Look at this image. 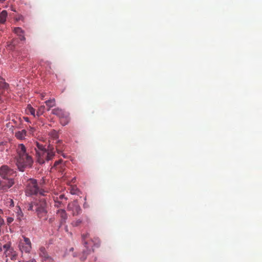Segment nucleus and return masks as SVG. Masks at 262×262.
<instances>
[{"label": "nucleus", "mask_w": 262, "mask_h": 262, "mask_svg": "<svg viewBox=\"0 0 262 262\" xmlns=\"http://www.w3.org/2000/svg\"><path fill=\"white\" fill-rule=\"evenodd\" d=\"M19 249L21 252L29 253L31 250V243L30 239L23 236V239H21L19 243Z\"/></svg>", "instance_id": "1a4fd4ad"}, {"label": "nucleus", "mask_w": 262, "mask_h": 262, "mask_svg": "<svg viewBox=\"0 0 262 262\" xmlns=\"http://www.w3.org/2000/svg\"><path fill=\"white\" fill-rule=\"evenodd\" d=\"M15 46V41L13 40L12 42L8 45V48L10 50H13L14 49V47Z\"/></svg>", "instance_id": "bb28decb"}, {"label": "nucleus", "mask_w": 262, "mask_h": 262, "mask_svg": "<svg viewBox=\"0 0 262 262\" xmlns=\"http://www.w3.org/2000/svg\"><path fill=\"white\" fill-rule=\"evenodd\" d=\"M13 221V219L12 217H8L7 219V222L8 224L11 223Z\"/></svg>", "instance_id": "c85d7f7f"}, {"label": "nucleus", "mask_w": 262, "mask_h": 262, "mask_svg": "<svg viewBox=\"0 0 262 262\" xmlns=\"http://www.w3.org/2000/svg\"><path fill=\"white\" fill-rule=\"evenodd\" d=\"M28 210L35 211L41 220L46 221L48 219L47 203L45 196L39 197L29 204Z\"/></svg>", "instance_id": "f03ea898"}, {"label": "nucleus", "mask_w": 262, "mask_h": 262, "mask_svg": "<svg viewBox=\"0 0 262 262\" xmlns=\"http://www.w3.org/2000/svg\"><path fill=\"white\" fill-rule=\"evenodd\" d=\"M25 192L28 196L39 194L42 197L46 196L47 191L39 188L36 180L30 179L27 182Z\"/></svg>", "instance_id": "39448f33"}, {"label": "nucleus", "mask_w": 262, "mask_h": 262, "mask_svg": "<svg viewBox=\"0 0 262 262\" xmlns=\"http://www.w3.org/2000/svg\"><path fill=\"white\" fill-rule=\"evenodd\" d=\"M17 214V219H18L19 220H21V218L23 216V213L20 209L18 210Z\"/></svg>", "instance_id": "a878e982"}, {"label": "nucleus", "mask_w": 262, "mask_h": 262, "mask_svg": "<svg viewBox=\"0 0 262 262\" xmlns=\"http://www.w3.org/2000/svg\"><path fill=\"white\" fill-rule=\"evenodd\" d=\"M27 262H36V260L34 259H32L31 260Z\"/></svg>", "instance_id": "473e14b6"}, {"label": "nucleus", "mask_w": 262, "mask_h": 262, "mask_svg": "<svg viewBox=\"0 0 262 262\" xmlns=\"http://www.w3.org/2000/svg\"><path fill=\"white\" fill-rule=\"evenodd\" d=\"M5 249V255L6 257H9L12 260H15L17 257V254L16 251H14L13 249L10 248L9 244H5L3 246Z\"/></svg>", "instance_id": "f8f14e48"}, {"label": "nucleus", "mask_w": 262, "mask_h": 262, "mask_svg": "<svg viewBox=\"0 0 262 262\" xmlns=\"http://www.w3.org/2000/svg\"><path fill=\"white\" fill-rule=\"evenodd\" d=\"M81 222H82V221L81 220L79 219L75 221H73L72 223V225L73 226L77 227V226H79L81 223Z\"/></svg>", "instance_id": "393cba45"}, {"label": "nucleus", "mask_w": 262, "mask_h": 262, "mask_svg": "<svg viewBox=\"0 0 262 262\" xmlns=\"http://www.w3.org/2000/svg\"><path fill=\"white\" fill-rule=\"evenodd\" d=\"M54 221V218H50L49 219L48 222L49 223H52Z\"/></svg>", "instance_id": "7c9ffc66"}, {"label": "nucleus", "mask_w": 262, "mask_h": 262, "mask_svg": "<svg viewBox=\"0 0 262 262\" xmlns=\"http://www.w3.org/2000/svg\"><path fill=\"white\" fill-rule=\"evenodd\" d=\"M45 103L47 106V111H49L51 108L55 106L56 102L55 99H51L45 101Z\"/></svg>", "instance_id": "f3484780"}, {"label": "nucleus", "mask_w": 262, "mask_h": 262, "mask_svg": "<svg viewBox=\"0 0 262 262\" xmlns=\"http://www.w3.org/2000/svg\"><path fill=\"white\" fill-rule=\"evenodd\" d=\"M27 136V131L25 129L17 131L15 133V137L20 140H23L25 139V137Z\"/></svg>", "instance_id": "4468645a"}, {"label": "nucleus", "mask_w": 262, "mask_h": 262, "mask_svg": "<svg viewBox=\"0 0 262 262\" xmlns=\"http://www.w3.org/2000/svg\"><path fill=\"white\" fill-rule=\"evenodd\" d=\"M52 113L59 118L60 122L63 126L68 124L70 121L69 114L60 108L56 107L53 109Z\"/></svg>", "instance_id": "423d86ee"}, {"label": "nucleus", "mask_w": 262, "mask_h": 262, "mask_svg": "<svg viewBox=\"0 0 262 262\" xmlns=\"http://www.w3.org/2000/svg\"><path fill=\"white\" fill-rule=\"evenodd\" d=\"M45 109H46V107L44 105L40 106L38 108V109L36 112V115L38 116H39L42 115L43 114V113L45 112Z\"/></svg>", "instance_id": "412c9836"}, {"label": "nucleus", "mask_w": 262, "mask_h": 262, "mask_svg": "<svg viewBox=\"0 0 262 262\" xmlns=\"http://www.w3.org/2000/svg\"><path fill=\"white\" fill-rule=\"evenodd\" d=\"M16 176V172L8 165H4L0 167V177L5 180L13 179Z\"/></svg>", "instance_id": "0eeeda50"}, {"label": "nucleus", "mask_w": 262, "mask_h": 262, "mask_svg": "<svg viewBox=\"0 0 262 262\" xmlns=\"http://www.w3.org/2000/svg\"><path fill=\"white\" fill-rule=\"evenodd\" d=\"M16 152L15 160L18 169L24 172L26 169L32 168L34 160L32 155L27 151L25 145L18 144L16 147Z\"/></svg>", "instance_id": "f257e3e1"}, {"label": "nucleus", "mask_w": 262, "mask_h": 262, "mask_svg": "<svg viewBox=\"0 0 262 262\" xmlns=\"http://www.w3.org/2000/svg\"><path fill=\"white\" fill-rule=\"evenodd\" d=\"M71 193L72 194H76V192L75 191V190H74V189H72V190H71Z\"/></svg>", "instance_id": "2f4dec72"}, {"label": "nucleus", "mask_w": 262, "mask_h": 262, "mask_svg": "<svg viewBox=\"0 0 262 262\" xmlns=\"http://www.w3.org/2000/svg\"><path fill=\"white\" fill-rule=\"evenodd\" d=\"M13 31L15 34H16L17 35L19 36L20 40H24L25 39V37L24 35V32L21 28H19V27L15 28H14Z\"/></svg>", "instance_id": "2eb2a0df"}, {"label": "nucleus", "mask_w": 262, "mask_h": 262, "mask_svg": "<svg viewBox=\"0 0 262 262\" xmlns=\"http://www.w3.org/2000/svg\"><path fill=\"white\" fill-rule=\"evenodd\" d=\"M56 214L59 222V227H61L66 223L68 217V214L66 210L62 209H57Z\"/></svg>", "instance_id": "9b49d317"}, {"label": "nucleus", "mask_w": 262, "mask_h": 262, "mask_svg": "<svg viewBox=\"0 0 262 262\" xmlns=\"http://www.w3.org/2000/svg\"><path fill=\"white\" fill-rule=\"evenodd\" d=\"M8 13L6 10H3L0 13V24H4L6 20Z\"/></svg>", "instance_id": "a211bd4d"}, {"label": "nucleus", "mask_w": 262, "mask_h": 262, "mask_svg": "<svg viewBox=\"0 0 262 262\" xmlns=\"http://www.w3.org/2000/svg\"><path fill=\"white\" fill-rule=\"evenodd\" d=\"M5 225V222L4 219L0 216V235L2 233V230L3 226Z\"/></svg>", "instance_id": "b1692460"}, {"label": "nucleus", "mask_w": 262, "mask_h": 262, "mask_svg": "<svg viewBox=\"0 0 262 262\" xmlns=\"http://www.w3.org/2000/svg\"><path fill=\"white\" fill-rule=\"evenodd\" d=\"M26 111L27 114H30L33 116L35 117V110L32 107L30 104L28 105Z\"/></svg>", "instance_id": "6ab92c4d"}, {"label": "nucleus", "mask_w": 262, "mask_h": 262, "mask_svg": "<svg viewBox=\"0 0 262 262\" xmlns=\"http://www.w3.org/2000/svg\"><path fill=\"white\" fill-rule=\"evenodd\" d=\"M56 151L58 154L61 153L64 150V145L62 142L60 140H58L56 142Z\"/></svg>", "instance_id": "dca6fc26"}, {"label": "nucleus", "mask_w": 262, "mask_h": 262, "mask_svg": "<svg viewBox=\"0 0 262 262\" xmlns=\"http://www.w3.org/2000/svg\"><path fill=\"white\" fill-rule=\"evenodd\" d=\"M24 119L25 120V121H26L27 122H28L29 121V118L28 117H25L24 118Z\"/></svg>", "instance_id": "f704fd0d"}, {"label": "nucleus", "mask_w": 262, "mask_h": 262, "mask_svg": "<svg viewBox=\"0 0 262 262\" xmlns=\"http://www.w3.org/2000/svg\"><path fill=\"white\" fill-rule=\"evenodd\" d=\"M6 204L7 206H9L10 207H13L14 205L13 200L10 198H8L7 199Z\"/></svg>", "instance_id": "4be33fe9"}, {"label": "nucleus", "mask_w": 262, "mask_h": 262, "mask_svg": "<svg viewBox=\"0 0 262 262\" xmlns=\"http://www.w3.org/2000/svg\"><path fill=\"white\" fill-rule=\"evenodd\" d=\"M14 183V179H9L8 180L0 179V192L2 193L7 192Z\"/></svg>", "instance_id": "6e6552de"}, {"label": "nucleus", "mask_w": 262, "mask_h": 262, "mask_svg": "<svg viewBox=\"0 0 262 262\" xmlns=\"http://www.w3.org/2000/svg\"><path fill=\"white\" fill-rule=\"evenodd\" d=\"M36 146L35 149L37 161L39 164H43L46 161H49L55 156V151L53 147L49 145L48 149H46L43 145L38 142H36Z\"/></svg>", "instance_id": "7ed1b4c3"}, {"label": "nucleus", "mask_w": 262, "mask_h": 262, "mask_svg": "<svg viewBox=\"0 0 262 262\" xmlns=\"http://www.w3.org/2000/svg\"><path fill=\"white\" fill-rule=\"evenodd\" d=\"M39 256L42 257L43 262H53V259L48 254L45 247L39 249Z\"/></svg>", "instance_id": "ddd939ff"}, {"label": "nucleus", "mask_w": 262, "mask_h": 262, "mask_svg": "<svg viewBox=\"0 0 262 262\" xmlns=\"http://www.w3.org/2000/svg\"><path fill=\"white\" fill-rule=\"evenodd\" d=\"M3 246L0 243V252L2 251V247Z\"/></svg>", "instance_id": "72a5a7b5"}, {"label": "nucleus", "mask_w": 262, "mask_h": 262, "mask_svg": "<svg viewBox=\"0 0 262 262\" xmlns=\"http://www.w3.org/2000/svg\"><path fill=\"white\" fill-rule=\"evenodd\" d=\"M64 198V194H60V195L59 196V198H58V200H62V199H63Z\"/></svg>", "instance_id": "c756f323"}, {"label": "nucleus", "mask_w": 262, "mask_h": 262, "mask_svg": "<svg viewBox=\"0 0 262 262\" xmlns=\"http://www.w3.org/2000/svg\"><path fill=\"white\" fill-rule=\"evenodd\" d=\"M5 1V0H0V2L3 3V2H4Z\"/></svg>", "instance_id": "4c0bfd02"}, {"label": "nucleus", "mask_w": 262, "mask_h": 262, "mask_svg": "<svg viewBox=\"0 0 262 262\" xmlns=\"http://www.w3.org/2000/svg\"><path fill=\"white\" fill-rule=\"evenodd\" d=\"M82 239L86 249L83 251L80 258L81 261H84L86 259L87 255L93 251L92 243H93L94 246L98 247L100 244V241L98 237H94L93 239L90 238V234L88 233L82 235Z\"/></svg>", "instance_id": "20e7f679"}, {"label": "nucleus", "mask_w": 262, "mask_h": 262, "mask_svg": "<svg viewBox=\"0 0 262 262\" xmlns=\"http://www.w3.org/2000/svg\"><path fill=\"white\" fill-rule=\"evenodd\" d=\"M9 87V84L3 81L2 79V81H0V90L7 89Z\"/></svg>", "instance_id": "aec40b11"}, {"label": "nucleus", "mask_w": 262, "mask_h": 262, "mask_svg": "<svg viewBox=\"0 0 262 262\" xmlns=\"http://www.w3.org/2000/svg\"><path fill=\"white\" fill-rule=\"evenodd\" d=\"M33 130H34L33 128H32V127H31V132H33Z\"/></svg>", "instance_id": "c9c22d12"}, {"label": "nucleus", "mask_w": 262, "mask_h": 262, "mask_svg": "<svg viewBox=\"0 0 262 262\" xmlns=\"http://www.w3.org/2000/svg\"><path fill=\"white\" fill-rule=\"evenodd\" d=\"M67 209L72 212L73 216L78 215L81 213L82 210L77 201H73L69 203Z\"/></svg>", "instance_id": "9d476101"}, {"label": "nucleus", "mask_w": 262, "mask_h": 262, "mask_svg": "<svg viewBox=\"0 0 262 262\" xmlns=\"http://www.w3.org/2000/svg\"><path fill=\"white\" fill-rule=\"evenodd\" d=\"M62 162V160L61 159V160H58V161H55V163H54V166L55 167L58 166L60 163H61V162Z\"/></svg>", "instance_id": "cd10ccee"}, {"label": "nucleus", "mask_w": 262, "mask_h": 262, "mask_svg": "<svg viewBox=\"0 0 262 262\" xmlns=\"http://www.w3.org/2000/svg\"><path fill=\"white\" fill-rule=\"evenodd\" d=\"M54 200L55 203L54 206L57 208L60 207L61 206V202L58 200V197L54 198Z\"/></svg>", "instance_id": "5701e85b"}, {"label": "nucleus", "mask_w": 262, "mask_h": 262, "mask_svg": "<svg viewBox=\"0 0 262 262\" xmlns=\"http://www.w3.org/2000/svg\"><path fill=\"white\" fill-rule=\"evenodd\" d=\"M44 97V95L43 94L41 95V99H43Z\"/></svg>", "instance_id": "e433bc0d"}]
</instances>
